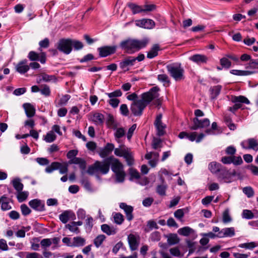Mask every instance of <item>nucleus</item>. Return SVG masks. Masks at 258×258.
Instances as JSON below:
<instances>
[{
  "label": "nucleus",
  "mask_w": 258,
  "mask_h": 258,
  "mask_svg": "<svg viewBox=\"0 0 258 258\" xmlns=\"http://www.w3.org/2000/svg\"><path fill=\"white\" fill-rule=\"evenodd\" d=\"M106 95L110 98H115L114 97H120L122 95V92L120 90H117L113 92L106 93Z\"/></svg>",
  "instance_id": "052dcab7"
},
{
  "label": "nucleus",
  "mask_w": 258,
  "mask_h": 258,
  "mask_svg": "<svg viewBox=\"0 0 258 258\" xmlns=\"http://www.w3.org/2000/svg\"><path fill=\"white\" fill-rule=\"evenodd\" d=\"M95 166L97 168V171L104 174H107L109 170L110 164L108 161V158L104 162L96 161Z\"/></svg>",
  "instance_id": "9d476101"
},
{
  "label": "nucleus",
  "mask_w": 258,
  "mask_h": 258,
  "mask_svg": "<svg viewBox=\"0 0 258 258\" xmlns=\"http://www.w3.org/2000/svg\"><path fill=\"white\" fill-rule=\"evenodd\" d=\"M127 239L131 250H135L137 249L138 246L137 237L134 234H131L128 236Z\"/></svg>",
  "instance_id": "b1692460"
},
{
  "label": "nucleus",
  "mask_w": 258,
  "mask_h": 258,
  "mask_svg": "<svg viewBox=\"0 0 258 258\" xmlns=\"http://www.w3.org/2000/svg\"><path fill=\"white\" fill-rule=\"evenodd\" d=\"M137 26L145 29H152L154 26L153 21L149 19H143L136 22Z\"/></svg>",
  "instance_id": "ddd939ff"
},
{
  "label": "nucleus",
  "mask_w": 258,
  "mask_h": 258,
  "mask_svg": "<svg viewBox=\"0 0 258 258\" xmlns=\"http://www.w3.org/2000/svg\"><path fill=\"white\" fill-rule=\"evenodd\" d=\"M158 79L159 81L162 82L165 84H169V81L168 76L165 74H160L158 76Z\"/></svg>",
  "instance_id": "0e129e2a"
},
{
  "label": "nucleus",
  "mask_w": 258,
  "mask_h": 258,
  "mask_svg": "<svg viewBox=\"0 0 258 258\" xmlns=\"http://www.w3.org/2000/svg\"><path fill=\"white\" fill-rule=\"evenodd\" d=\"M128 7L134 15L143 12L142 6H139L134 3H130L128 4Z\"/></svg>",
  "instance_id": "e433bc0d"
},
{
  "label": "nucleus",
  "mask_w": 258,
  "mask_h": 258,
  "mask_svg": "<svg viewBox=\"0 0 258 258\" xmlns=\"http://www.w3.org/2000/svg\"><path fill=\"white\" fill-rule=\"evenodd\" d=\"M13 185L17 192L22 190L23 188V184L20 182L19 178H15L13 180Z\"/></svg>",
  "instance_id": "58836bf2"
},
{
  "label": "nucleus",
  "mask_w": 258,
  "mask_h": 258,
  "mask_svg": "<svg viewBox=\"0 0 258 258\" xmlns=\"http://www.w3.org/2000/svg\"><path fill=\"white\" fill-rule=\"evenodd\" d=\"M108 161L111 165V169L115 175L116 181L117 182H123L125 173L123 169V165L118 160L113 157L108 158Z\"/></svg>",
  "instance_id": "7ed1b4c3"
},
{
  "label": "nucleus",
  "mask_w": 258,
  "mask_h": 258,
  "mask_svg": "<svg viewBox=\"0 0 258 258\" xmlns=\"http://www.w3.org/2000/svg\"><path fill=\"white\" fill-rule=\"evenodd\" d=\"M240 248H245L247 249H252L256 246L254 242L241 243L238 246Z\"/></svg>",
  "instance_id": "79ce46f5"
},
{
  "label": "nucleus",
  "mask_w": 258,
  "mask_h": 258,
  "mask_svg": "<svg viewBox=\"0 0 258 258\" xmlns=\"http://www.w3.org/2000/svg\"><path fill=\"white\" fill-rule=\"evenodd\" d=\"M77 215L79 219H84L86 217V211L82 208L79 209L77 212Z\"/></svg>",
  "instance_id": "e2e57ef3"
},
{
  "label": "nucleus",
  "mask_w": 258,
  "mask_h": 258,
  "mask_svg": "<svg viewBox=\"0 0 258 258\" xmlns=\"http://www.w3.org/2000/svg\"><path fill=\"white\" fill-rule=\"evenodd\" d=\"M57 49L63 53L69 54L72 50V42L71 39H61L57 44Z\"/></svg>",
  "instance_id": "423d86ee"
},
{
  "label": "nucleus",
  "mask_w": 258,
  "mask_h": 258,
  "mask_svg": "<svg viewBox=\"0 0 258 258\" xmlns=\"http://www.w3.org/2000/svg\"><path fill=\"white\" fill-rule=\"evenodd\" d=\"M178 233L181 235L187 236L194 233V230L188 226H185L178 230Z\"/></svg>",
  "instance_id": "473e14b6"
},
{
  "label": "nucleus",
  "mask_w": 258,
  "mask_h": 258,
  "mask_svg": "<svg viewBox=\"0 0 258 258\" xmlns=\"http://www.w3.org/2000/svg\"><path fill=\"white\" fill-rule=\"evenodd\" d=\"M1 204H2L1 209L3 211L9 210L11 209L9 202V200L5 197L3 196L0 198Z\"/></svg>",
  "instance_id": "f704fd0d"
},
{
  "label": "nucleus",
  "mask_w": 258,
  "mask_h": 258,
  "mask_svg": "<svg viewBox=\"0 0 258 258\" xmlns=\"http://www.w3.org/2000/svg\"><path fill=\"white\" fill-rule=\"evenodd\" d=\"M119 100L116 98H110L108 101L109 104L113 108H116L118 106L119 103Z\"/></svg>",
  "instance_id": "774afa93"
},
{
  "label": "nucleus",
  "mask_w": 258,
  "mask_h": 258,
  "mask_svg": "<svg viewBox=\"0 0 258 258\" xmlns=\"http://www.w3.org/2000/svg\"><path fill=\"white\" fill-rule=\"evenodd\" d=\"M29 193L28 191H20L18 192L17 197L19 202H22L25 201L28 197Z\"/></svg>",
  "instance_id": "ea45409f"
},
{
  "label": "nucleus",
  "mask_w": 258,
  "mask_h": 258,
  "mask_svg": "<svg viewBox=\"0 0 258 258\" xmlns=\"http://www.w3.org/2000/svg\"><path fill=\"white\" fill-rule=\"evenodd\" d=\"M56 139V136L52 131L49 132L44 137V140L47 143H51Z\"/></svg>",
  "instance_id": "c03bdc74"
},
{
  "label": "nucleus",
  "mask_w": 258,
  "mask_h": 258,
  "mask_svg": "<svg viewBox=\"0 0 258 258\" xmlns=\"http://www.w3.org/2000/svg\"><path fill=\"white\" fill-rule=\"evenodd\" d=\"M256 72L254 70L252 71H242L237 70H232L230 71V73L236 76H248L253 74Z\"/></svg>",
  "instance_id": "cd10ccee"
},
{
  "label": "nucleus",
  "mask_w": 258,
  "mask_h": 258,
  "mask_svg": "<svg viewBox=\"0 0 258 258\" xmlns=\"http://www.w3.org/2000/svg\"><path fill=\"white\" fill-rule=\"evenodd\" d=\"M102 231L108 235H114L116 232V229L113 226H110L107 224H103L101 226Z\"/></svg>",
  "instance_id": "bb28decb"
},
{
  "label": "nucleus",
  "mask_w": 258,
  "mask_h": 258,
  "mask_svg": "<svg viewBox=\"0 0 258 258\" xmlns=\"http://www.w3.org/2000/svg\"><path fill=\"white\" fill-rule=\"evenodd\" d=\"M236 174V172L235 170L230 172L226 170H221L220 177L224 180V182L229 183L232 181V176H235Z\"/></svg>",
  "instance_id": "f3484780"
},
{
  "label": "nucleus",
  "mask_w": 258,
  "mask_h": 258,
  "mask_svg": "<svg viewBox=\"0 0 258 258\" xmlns=\"http://www.w3.org/2000/svg\"><path fill=\"white\" fill-rule=\"evenodd\" d=\"M72 46H73L76 50L81 49L83 47V43L81 41H79L78 40L72 39Z\"/></svg>",
  "instance_id": "bf43d9fd"
},
{
  "label": "nucleus",
  "mask_w": 258,
  "mask_h": 258,
  "mask_svg": "<svg viewBox=\"0 0 258 258\" xmlns=\"http://www.w3.org/2000/svg\"><path fill=\"white\" fill-rule=\"evenodd\" d=\"M159 50V47L158 45H154L150 50L148 52L147 57L149 58H153L158 55V52Z\"/></svg>",
  "instance_id": "c9c22d12"
},
{
  "label": "nucleus",
  "mask_w": 258,
  "mask_h": 258,
  "mask_svg": "<svg viewBox=\"0 0 258 258\" xmlns=\"http://www.w3.org/2000/svg\"><path fill=\"white\" fill-rule=\"evenodd\" d=\"M59 163L54 162H52L50 165L47 166L45 168V171L47 173H50L53 172L54 170H56L59 167Z\"/></svg>",
  "instance_id": "a19ab883"
},
{
  "label": "nucleus",
  "mask_w": 258,
  "mask_h": 258,
  "mask_svg": "<svg viewBox=\"0 0 258 258\" xmlns=\"http://www.w3.org/2000/svg\"><path fill=\"white\" fill-rule=\"evenodd\" d=\"M119 110L121 114L124 116H127L129 114L127 106L125 104H121L120 106Z\"/></svg>",
  "instance_id": "5fc2aeb1"
},
{
  "label": "nucleus",
  "mask_w": 258,
  "mask_h": 258,
  "mask_svg": "<svg viewBox=\"0 0 258 258\" xmlns=\"http://www.w3.org/2000/svg\"><path fill=\"white\" fill-rule=\"evenodd\" d=\"M235 231L234 227H226L221 229L218 233V238L231 237L235 235Z\"/></svg>",
  "instance_id": "4468645a"
},
{
  "label": "nucleus",
  "mask_w": 258,
  "mask_h": 258,
  "mask_svg": "<svg viewBox=\"0 0 258 258\" xmlns=\"http://www.w3.org/2000/svg\"><path fill=\"white\" fill-rule=\"evenodd\" d=\"M66 228L68 229L70 231L73 232H75L76 233H79V230L78 227L76 226L75 223L74 222H72L70 224H67L66 225Z\"/></svg>",
  "instance_id": "09e8293b"
},
{
  "label": "nucleus",
  "mask_w": 258,
  "mask_h": 258,
  "mask_svg": "<svg viewBox=\"0 0 258 258\" xmlns=\"http://www.w3.org/2000/svg\"><path fill=\"white\" fill-rule=\"evenodd\" d=\"M114 130H115L114 134V137L116 140L117 142H119V139L125 135V130L122 127H116Z\"/></svg>",
  "instance_id": "4c0bfd02"
},
{
  "label": "nucleus",
  "mask_w": 258,
  "mask_h": 258,
  "mask_svg": "<svg viewBox=\"0 0 258 258\" xmlns=\"http://www.w3.org/2000/svg\"><path fill=\"white\" fill-rule=\"evenodd\" d=\"M194 125L190 127V129L196 130L199 128H206L208 127L210 123V120L207 118H205L203 120H199L197 118L193 119Z\"/></svg>",
  "instance_id": "6e6552de"
},
{
  "label": "nucleus",
  "mask_w": 258,
  "mask_h": 258,
  "mask_svg": "<svg viewBox=\"0 0 258 258\" xmlns=\"http://www.w3.org/2000/svg\"><path fill=\"white\" fill-rule=\"evenodd\" d=\"M119 207L123 209L126 214V219L128 221H131L133 219V215L132 212L133 211V208L127 205L125 203H121L119 205Z\"/></svg>",
  "instance_id": "6ab92c4d"
},
{
  "label": "nucleus",
  "mask_w": 258,
  "mask_h": 258,
  "mask_svg": "<svg viewBox=\"0 0 258 258\" xmlns=\"http://www.w3.org/2000/svg\"><path fill=\"white\" fill-rule=\"evenodd\" d=\"M86 243V240L85 238L77 236L73 238V247H81L84 246Z\"/></svg>",
  "instance_id": "c85d7f7f"
},
{
  "label": "nucleus",
  "mask_w": 258,
  "mask_h": 258,
  "mask_svg": "<svg viewBox=\"0 0 258 258\" xmlns=\"http://www.w3.org/2000/svg\"><path fill=\"white\" fill-rule=\"evenodd\" d=\"M23 107L28 117H30L34 115L35 109L31 104L25 103L23 104Z\"/></svg>",
  "instance_id": "a878e982"
},
{
  "label": "nucleus",
  "mask_w": 258,
  "mask_h": 258,
  "mask_svg": "<svg viewBox=\"0 0 258 258\" xmlns=\"http://www.w3.org/2000/svg\"><path fill=\"white\" fill-rule=\"evenodd\" d=\"M20 258H43L39 253L36 252L21 251L18 253Z\"/></svg>",
  "instance_id": "aec40b11"
},
{
  "label": "nucleus",
  "mask_w": 258,
  "mask_h": 258,
  "mask_svg": "<svg viewBox=\"0 0 258 258\" xmlns=\"http://www.w3.org/2000/svg\"><path fill=\"white\" fill-rule=\"evenodd\" d=\"M105 239L104 235H99L97 236L94 240V244L97 247H99L103 243Z\"/></svg>",
  "instance_id": "a18cd8bd"
},
{
  "label": "nucleus",
  "mask_w": 258,
  "mask_h": 258,
  "mask_svg": "<svg viewBox=\"0 0 258 258\" xmlns=\"http://www.w3.org/2000/svg\"><path fill=\"white\" fill-rule=\"evenodd\" d=\"M148 38L141 40L138 39H127L120 43L121 47L129 53H133L145 47L149 42Z\"/></svg>",
  "instance_id": "f03ea898"
},
{
  "label": "nucleus",
  "mask_w": 258,
  "mask_h": 258,
  "mask_svg": "<svg viewBox=\"0 0 258 258\" xmlns=\"http://www.w3.org/2000/svg\"><path fill=\"white\" fill-rule=\"evenodd\" d=\"M81 184L87 190H90L91 189V186L88 180L86 178H83L81 181Z\"/></svg>",
  "instance_id": "69168bd1"
},
{
  "label": "nucleus",
  "mask_w": 258,
  "mask_h": 258,
  "mask_svg": "<svg viewBox=\"0 0 258 258\" xmlns=\"http://www.w3.org/2000/svg\"><path fill=\"white\" fill-rule=\"evenodd\" d=\"M130 174L131 175L130 180H133L134 178L139 179L140 177V175L139 172L135 169H131L130 171Z\"/></svg>",
  "instance_id": "6e6d98bb"
},
{
  "label": "nucleus",
  "mask_w": 258,
  "mask_h": 258,
  "mask_svg": "<svg viewBox=\"0 0 258 258\" xmlns=\"http://www.w3.org/2000/svg\"><path fill=\"white\" fill-rule=\"evenodd\" d=\"M135 63V58L133 56H129L125 58L119 63L120 68L124 71L129 70V67L134 65Z\"/></svg>",
  "instance_id": "f8f14e48"
},
{
  "label": "nucleus",
  "mask_w": 258,
  "mask_h": 258,
  "mask_svg": "<svg viewBox=\"0 0 258 258\" xmlns=\"http://www.w3.org/2000/svg\"><path fill=\"white\" fill-rule=\"evenodd\" d=\"M41 93L46 96H48L50 94L49 87L46 85L41 86V89L40 90Z\"/></svg>",
  "instance_id": "864d4df0"
},
{
  "label": "nucleus",
  "mask_w": 258,
  "mask_h": 258,
  "mask_svg": "<svg viewBox=\"0 0 258 258\" xmlns=\"http://www.w3.org/2000/svg\"><path fill=\"white\" fill-rule=\"evenodd\" d=\"M167 68L171 76L176 81H179L183 79V69L180 67V65H168Z\"/></svg>",
  "instance_id": "39448f33"
},
{
  "label": "nucleus",
  "mask_w": 258,
  "mask_h": 258,
  "mask_svg": "<svg viewBox=\"0 0 258 258\" xmlns=\"http://www.w3.org/2000/svg\"><path fill=\"white\" fill-rule=\"evenodd\" d=\"M222 220L224 223H228L232 221V218L229 215V210L227 209L223 212Z\"/></svg>",
  "instance_id": "49530a36"
},
{
  "label": "nucleus",
  "mask_w": 258,
  "mask_h": 258,
  "mask_svg": "<svg viewBox=\"0 0 258 258\" xmlns=\"http://www.w3.org/2000/svg\"><path fill=\"white\" fill-rule=\"evenodd\" d=\"M107 124L110 127L113 129H115L117 126L114 122L113 116L111 115H109L107 119Z\"/></svg>",
  "instance_id": "680f3d73"
},
{
  "label": "nucleus",
  "mask_w": 258,
  "mask_h": 258,
  "mask_svg": "<svg viewBox=\"0 0 258 258\" xmlns=\"http://www.w3.org/2000/svg\"><path fill=\"white\" fill-rule=\"evenodd\" d=\"M113 218L114 222L118 225L121 224L124 220L123 215L119 213L114 214Z\"/></svg>",
  "instance_id": "de8ad7c7"
},
{
  "label": "nucleus",
  "mask_w": 258,
  "mask_h": 258,
  "mask_svg": "<svg viewBox=\"0 0 258 258\" xmlns=\"http://www.w3.org/2000/svg\"><path fill=\"white\" fill-rule=\"evenodd\" d=\"M75 214L71 211H65L59 216V220L63 223H66L69 220H74Z\"/></svg>",
  "instance_id": "dca6fc26"
},
{
  "label": "nucleus",
  "mask_w": 258,
  "mask_h": 258,
  "mask_svg": "<svg viewBox=\"0 0 258 258\" xmlns=\"http://www.w3.org/2000/svg\"><path fill=\"white\" fill-rule=\"evenodd\" d=\"M70 163L78 164L80 168L83 170L86 168V162L82 158H74L70 160Z\"/></svg>",
  "instance_id": "72a5a7b5"
},
{
  "label": "nucleus",
  "mask_w": 258,
  "mask_h": 258,
  "mask_svg": "<svg viewBox=\"0 0 258 258\" xmlns=\"http://www.w3.org/2000/svg\"><path fill=\"white\" fill-rule=\"evenodd\" d=\"M242 217L244 219H251L254 217V215L250 210H244L242 213Z\"/></svg>",
  "instance_id": "8fccbe9b"
},
{
  "label": "nucleus",
  "mask_w": 258,
  "mask_h": 258,
  "mask_svg": "<svg viewBox=\"0 0 258 258\" xmlns=\"http://www.w3.org/2000/svg\"><path fill=\"white\" fill-rule=\"evenodd\" d=\"M91 120L97 125H101L104 121V115L100 113H95L91 117Z\"/></svg>",
  "instance_id": "393cba45"
},
{
  "label": "nucleus",
  "mask_w": 258,
  "mask_h": 258,
  "mask_svg": "<svg viewBox=\"0 0 258 258\" xmlns=\"http://www.w3.org/2000/svg\"><path fill=\"white\" fill-rule=\"evenodd\" d=\"M241 146L244 149H252L258 150V143L254 139H249L241 143Z\"/></svg>",
  "instance_id": "9b49d317"
},
{
  "label": "nucleus",
  "mask_w": 258,
  "mask_h": 258,
  "mask_svg": "<svg viewBox=\"0 0 258 258\" xmlns=\"http://www.w3.org/2000/svg\"><path fill=\"white\" fill-rule=\"evenodd\" d=\"M166 238L168 243L170 245L177 244L179 241V239L176 234H169L166 236Z\"/></svg>",
  "instance_id": "7c9ffc66"
},
{
  "label": "nucleus",
  "mask_w": 258,
  "mask_h": 258,
  "mask_svg": "<svg viewBox=\"0 0 258 258\" xmlns=\"http://www.w3.org/2000/svg\"><path fill=\"white\" fill-rule=\"evenodd\" d=\"M158 91L157 87H153L148 92L143 93L138 101L132 102L130 106L132 113L135 116L141 115L147 104L159 97Z\"/></svg>",
  "instance_id": "f257e3e1"
},
{
  "label": "nucleus",
  "mask_w": 258,
  "mask_h": 258,
  "mask_svg": "<svg viewBox=\"0 0 258 258\" xmlns=\"http://www.w3.org/2000/svg\"><path fill=\"white\" fill-rule=\"evenodd\" d=\"M16 69L20 74H24L29 70V66L27 64V61L23 60L16 65Z\"/></svg>",
  "instance_id": "412c9836"
},
{
  "label": "nucleus",
  "mask_w": 258,
  "mask_h": 258,
  "mask_svg": "<svg viewBox=\"0 0 258 258\" xmlns=\"http://www.w3.org/2000/svg\"><path fill=\"white\" fill-rule=\"evenodd\" d=\"M114 148L113 144L107 143L105 147L99 152V155L102 158H105L109 155Z\"/></svg>",
  "instance_id": "4be33fe9"
},
{
  "label": "nucleus",
  "mask_w": 258,
  "mask_h": 258,
  "mask_svg": "<svg viewBox=\"0 0 258 258\" xmlns=\"http://www.w3.org/2000/svg\"><path fill=\"white\" fill-rule=\"evenodd\" d=\"M116 46H104L98 48L99 55L102 57H105L109 54L113 53L116 50Z\"/></svg>",
  "instance_id": "2eb2a0df"
},
{
  "label": "nucleus",
  "mask_w": 258,
  "mask_h": 258,
  "mask_svg": "<svg viewBox=\"0 0 258 258\" xmlns=\"http://www.w3.org/2000/svg\"><path fill=\"white\" fill-rule=\"evenodd\" d=\"M220 63L223 67L229 68L230 67L231 63L226 57H223L220 59Z\"/></svg>",
  "instance_id": "4d7b16f0"
},
{
  "label": "nucleus",
  "mask_w": 258,
  "mask_h": 258,
  "mask_svg": "<svg viewBox=\"0 0 258 258\" xmlns=\"http://www.w3.org/2000/svg\"><path fill=\"white\" fill-rule=\"evenodd\" d=\"M114 154L117 156L123 157L128 165L134 164L133 154L130 149L124 146H120L119 148L114 149Z\"/></svg>",
  "instance_id": "20e7f679"
},
{
  "label": "nucleus",
  "mask_w": 258,
  "mask_h": 258,
  "mask_svg": "<svg viewBox=\"0 0 258 258\" xmlns=\"http://www.w3.org/2000/svg\"><path fill=\"white\" fill-rule=\"evenodd\" d=\"M70 97V96L69 95L62 96L57 103L58 105L61 106L66 105Z\"/></svg>",
  "instance_id": "3c124183"
},
{
  "label": "nucleus",
  "mask_w": 258,
  "mask_h": 258,
  "mask_svg": "<svg viewBox=\"0 0 258 258\" xmlns=\"http://www.w3.org/2000/svg\"><path fill=\"white\" fill-rule=\"evenodd\" d=\"M242 191L247 198H251L254 196V190L251 186L244 187L242 189Z\"/></svg>",
  "instance_id": "37998d69"
},
{
  "label": "nucleus",
  "mask_w": 258,
  "mask_h": 258,
  "mask_svg": "<svg viewBox=\"0 0 258 258\" xmlns=\"http://www.w3.org/2000/svg\"><path fill=\"white\" fill-rule=\"evenodd\" d=\"M52 244V240L49 238L43 239L41 242L40 244L43 248H46L51 245Z\"/></svg>",
  "instance_id": "13d9d810"
},
{
  "label": "nucleus",
  "mask_w": 258,
  "mask_h": 258,
  "mask_svg": "<svg viewBox=\"0 0 258 258\" xmlns=\"http://www.w3.org/2000/svg\"><path fill=\"white\" fill-rule=\"evenodd\" d=\"M30 206L33 209L38 211H42L44 210V203L38 199H34L29 202Z\"/></svg>",
  "instance_id": "a211bd4d"
},
{
  "label": "nucleus",
  "mask_w": 258,
  "mask_h": 258,
  "mask_svg": "<svg viewBox=\"0 0 258 258\" xmlns=\"http://www.w3.org/2000/svg\"><path fill=\"white\" fill-rule=\"evenodd\" d=\"M40 77H41L42 78L38 79L37 81V82L39 83L41 80H43L44 82H55L56 81V78L53 75H48L46 74H42Z\"/></svg>",
  "instance_id": "2f4dec72"
},
{
  "label": "nucleus",
  "mask_w": 258,
  "mask_h": 258,
  "mask_svg": "<svg viewBox=\"0 0 258 258\" xmlns=\"http://www.w3.org/2000/svg\"><path fill=\"white\" fill-rule=\"evenodd\" d=\"M156 6L153 4H146L142 6L143 12H151L156 9Z\"/></svg>",
  "instance_id": "603ef678"
},
{
  "label": "nucleus",
  "mask_w": 258,
  "mask_h": 258,
  "mask_svg": "<svg viewBox=\"0 0 258 258\" xmlns=\"http://www.w3.org/2000/svg\"><path fill=\"white\" fill-rule=\"evenodd\" d=\"M232 101L235 103V104L233 107H230L229 109L233 112L241 107V104L238 103H244L247 104L250 103L248 99L243 96H234L232 97Z\"/></svg>",
  "instance_id": "0eeeda50"
},
{
  "label": "nucleus",
  "mask_w": 258,
  "mask_h": 258,
  "mask_svg": "<svg viewBox=\"0 0 258 258\" xmlns=\"http://www.w3.org/2000/svg\"><path fill=\"white\" fill-rule=\"evenodd\" d=\"M161 118L162 115L161 114L158 115L154 122L157 131V135L159 136H163L165 133L166 125L162 122Z\"/></svg>",
  "instance_id": "1a4fd4ad"
},
{
  "label": "nucleus",
  "mask_w": 258,
  "mask_h": 258,
  "mask_svg": "<svg viewBox=\"0 0 258 258\" xmlns=\"http://www.w3.org/2000/svg\"><path fill=\"white\" fill-rule=\"evenodd\" d=\"M209 169L213 173H216L221 170V165L216 162H212L209 164Z\"/></svg>",
  "instance_id": "c756f323"
},
{
  "label": "nucleus",
  "mask_w": 258,
  "mask_h": 258,
  "mask_svg": "<svg viewBox=\"0 0 258 258\" xmlns=\"http://www.w3.org/2000/svg\"><path fill=\"white\" fill-rule=\"evenodd\" d=\"M189 59L198 64L205 63L208 61V57L202 54H195L189 57Z\"/></svg>",
  "instance_id": "5701e85b"
},
{
  "label": "nucleus",
  "mask_w": 258,
  "mask_h": 258,
  "mask_svg": "<svg viewBox=\"0 0 258 258\" xmlns=\"http://www.w3.org/2000/svg\"><path fill=\"white\" fill-rule=\"evenodd\" d=\"M221 89V87L220 86H216L213 87L211 89L212 95L214 97H216L220 93Z\"/></svg>",
  "instance_id": "338daca9"
}]
</instances>
